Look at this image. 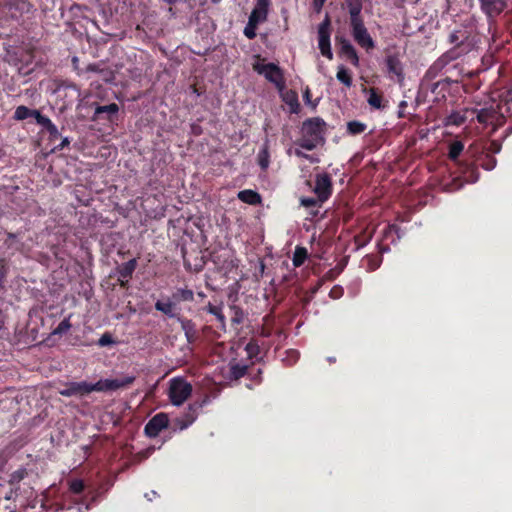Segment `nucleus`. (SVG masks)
<instances>
[{"mask_svg": "<svg viewBox=\"0 0 512 512\" xmlns=\"http://www.w3.org/2000/svg\"><path fill=\"white\" fill-rule=\"evenodd\" d=\"M400 227L396 224H389L383 232V239L395 243L400 239Z\"/></svg>", "mask_w": 512, "mask_h": 512, "instance_id": "obj_31", "label": "nucleus"}, {"mask_svg": "<svg viewBox=\"0 0 512 512\" xmlns=\"http://www.w3.org/2000/svg\"><path fill=\"white\" fill-rule=\"evenodd\" d=\"M340 273V270L337 271L336 268L334 269H330L329 271H327L324 276H323V280H326V281H333L337 276L338 274Z\"/></svg>", "mask_w": 512, "mask_h": 512, "instance_id": "obj_49", "label": "nucleus"}, {"mask_svg": "<svg viewBox=\"0 0 512 512\" xmlns=\"http://www.w3.org/2000/svg\"><path fill=\"white\" fill-rule=\"evenodd\" d=\"M307 256L308 253L306 248L297 246L292 258L294 267L302 266L305 260L307 259Z\"/></svg>", "mask_w": 512, "mask_h": 512, "instance_id": "obj_37", "label": "nucleus"}, {"mask_svg": "<svg viewBox=\"0 0 512 512\" xmlns=\"http://www.w3.org/2000/svg\"><path fill=\"white\" fill-rule=\"evenodd\" d=\"M249 367L247 365H242L239 363L230 365V376L234 380H238L241 377L245 376L248 373Z\"/></svg>", "mask_w": 512, "mask_h": 512, "instance_id": "obj_36", "label": "nucleus"}, {"mask_svg": "<svg viewBox=\"0 0 512 512\" xmlns=\"http://www.w3.org/2000/svg\"><path fill=\"white\" fill-rule=\"evenodd\" d=\"M313 192L320 201H327L333 192L332 179L327 173H318L315 176V186Z\"/></svg>", "mask_w": 512, "mask_h": 512, "instance_id": "obj_12", "label": "nucleus"}, {"mask_svg": "<svg viewBox=\"0 0 512 512\" xmlns=\"http://www.w3.org/2000/svg\"><path fill=\"white\" fill-rule=\"evenodd\" d=\"M491 148L494 153H498L501 149V146L496 142H492Z\"/></svg>", "mask_w": 512, "mask_h": 512, "instance_id": "obj_62", "label": "nucleus"}, {"mask_svg": "<svg viewBox=\"0 0 512 512\" xmlns=\"http://www.w3.org/2000/svg\"><path fill=\"white\" fill-rule=\"evenodd\" d=\"M20 234H21L20 232H17V233L8 232L7 237L4 240L5 247L8 250H11L12 254H14L15 252H20V253L24 252L25 245L19 238Z\"/></svg>", "mask_w": 512, "mask_h": 512, "instance_id": "obj_21", "label": "nucleus"}, {"mask_svg": "<svg viewBox=\"0 0 512 512\" xmlns=\"http://www.w3.org/2000/svg\"><path fill=\"white\" fill-rule=\"evenodd\" d=\"M347 133L351 136L360 135L367 129V125L358 120H352L347 122L346 125Z\"/></svg>", "mask_w": 512, "mask_h": 512, "instance_id": "obj_32", "label": "nucleus"}, {"mask_svg": "<svg viewBox=\"0 0 512 512\" xmlns=\"http://www.w3.org/2000/svg\"><path fill=\"white\" fill-rule=\"evenodd\" d=\"M326 0H313L314 10L320 12L325 4Z\"/></svg>", "mask_w": 512, "mask_h": 512, "instance_id": "obj_55", "label": "nucleus"}, {"mask_svg": "<svg viewBox=\"0 0 512 512\" xmlns=\"http://www.w3.org/2000/svg\"><path fill=\"white\" fill-rule=\"evenodd\" d=\"M192 385L185 379L177 377L170 380L169 399L175 406L182 405L191 395Z\"/></svg>", "mask_w": 512, "mask_h": 512, "instance_id": "obj_7", "label": "nucleus"}, {"mask_svg": "<svg viewBox=\"0 0 512 512\" xmlns=\"http://www.w3.org/2000/svg\"><path fill=\"white\" fill-rule=\"evenodd\" d=\"M330 18L326 15L325 19L318 26V46L321 54L328 58L333 59V53L330 44Z\"/></svg>", "mask_w": 512, "mask_h": 512, "instance_id": "obj_10", "label": "nucleus"}, {"mask_svg": "<svg viewBox=\"0 0 512 512\" xmlns=\"http://www.w3.org/2000/svg\"><path fill=\"white\" fill-rule=\"evenodd\" d=\"M379 253L382 255L383 253L389 252L390 247L389 245H383L381 243L378 244Z\"/></svg>", "mask_w": 512, "mask_h": 512, "instance_id": "obj_60", "label": "nucleus"}, {"mask_svg": "<svg viewBox=\"0 0 512 512\" xmlns=\"http://www.w3.org/2000/svg\"><path fill=\"white\" fill-rule=\"evenodd\" d=\"M254 71L264 77L277 87L284 85V76L280 67L274 63L260 64L256 63L253 65Z\"/></svg>", "mask_w": 512, "mask_h": 512, "instance_id": "obj_9", "label": "nucleus"}, {"mask_svg": "<svg viewBox=\"0 0 512 512\" xmlns=\"http://www.w3.org/2000/svg\"><path fill=\"white\" fill-rule=\"evenodd\" d=\"M169 427V417L166 413L160 412L154 415L145 425L144 433L150 438H155L159 433Z\"/></svg>", "mask_w": 512, "mask_h": 512, "instance_id": "obj_13", "label": "nucleus"}, {"mask_svg": "<svg viewBox=\"0 0 512 512\" xmlns=\"http://www.w3.org/2000/svg\"><path fill=\"white\" fill-rule=\"evenodd\" d=\"M119 106L116 103H110L108 105H96L93 120H107L113 121V118L117 115Z\"/></svg>", "mask_w": 512, "mask_h": 512, "instance_id": "obj_18", "label": "nucleus"}, {"mask_svg": "<svg viewBox=\"0 0 512 512\" xmlns=\"http://www.w3.org/2000/svg\"><path fill=\"white\" fill-rule=\"evenodd\" d=\"M258 24H259L258 22L251 23V20L250 19L248 20V23H247L246 27L244 28V35L248 39L251 40L256 37V27Z\"/></svg>", "mask_w": 512, "mask_h": 512, "instance_id": "obj_45", "label": "nucleus"}, {"mask_svg": "<svg viewBox=\"0 0 512 512\" xmlns=\"http://www.w3.org/2000/svg\"><path fill=\"white\" fill-rule=\"evenodd\" d=\"M10 489V491L5 495V500H12L17 498L19 495L20 487H13Z\"/></svg>", "mask_w": 512, "mask_h": 512, "instance_id": "obj_51", "label": "nucleus"}, {"mask_svg": "<svg viewBox=\"0 0 512 512\" xmlns=\"http://www.w3.org/2000/svg\"><path fill=\"white\" fill-rule=\"evenodd\" d=\"M194 299V291L188 288V286L175 287L170 296L157 300L154 307L168 318H174L181 314L180 311L183 304L192 303Z\"/></svg>", "mask_w": 512, "mask_h": 512, "instance_id": "obj_4", "label": "nucleus"}, {"mask_svg": "<svg viewBox=\"0 0 512 512\" xmlns=\"http://www.w3.org/2000/svg\"><path fill=\"white\" fill-rule=\"evenodd\" d=\"M33 118L36 123L41 125L45 130L53 123L47 116L40 113L39 110H35Z\"/></svg>", "mask_w": 512, "mask_h": 512, "instance_id": "obj_43", "label": "nucleus"}, {"mask_svg": "<svg viewBox=\"0 0 512 512\" xmlns=\"http://www.w3.org/2000/svg\"><path fill=\"white\" fill-rule=\"evenodd\" d=\"M349 25L353 39L361 48H364L366 51L375 48V42L365 27L364 20L349 23Z\"/></svg>", "mask_w": 512, "mask_h": 512, "instance_id": "obj_8", "label": "nucleus"}, {"mask_svg": "<svg viewBox=\"0 0 512 512\" xmlns=\"http://www.w3.org/2000/svg\"><path fill=\"white\" fill-rule=\"evenodd\" d=\"M464 151V144L460 140H454L448 145V158L460 169L463 178L468 183H475L479 179V171L474 164L461 162L459 157Z\"/></svg>", "mask_w": 512, "mask_h": 512, "instance_id": "obj_6", "label": "nucleus"}, {"mask_svg": "<svg viewBox=\"0 0 512 512\" xmlns=\"http://www.w3.org/2000/svg\"><path fill=\"white\" fill-rule=\"evenodd\" d=\"M469 37L470 34L466 30H456L449 34L448 41L450 44L454 45L450 50L457 51V58L468 52L470 45V43H468Z\"/></svg>", "mask_w": 512, "mask_h": 512, "instance_id": "obj_14", "label": "nucleus"}, {"mask_svg": "<svg viewBox=\"0 0 512 512\" xmlns=\"http://www.w3.org/2000/svg\"><path fill=\"white\" fill-rule=\"evenodd\" d=\"M270 0H257V3L252 10L249 19L253 22H264L267 19Z\"/></svg>", "mask_w": 512, "mask_h": 512, "instance_id": "obj_19", "label": "nucleus"}, {"mask_svg": "<svg viewBox=\"0 0 512 512\" xmlns=\"http://www.w3.org/2000/svg\"><path fill=\"white\" fill-rule=\"evenodd\" d=\"M456 59V50H448L442 54L425 72L420 83V89L424 92L430 91L432 94L437 95L441 93L436 91L438 87H441V90H448L451 84V81L448 77L439 79L437 81L435 80L446 68V66Z\"/></svg>", "mask_w": 512, "mask_h": 512, "instance_id": "obj_2", "label": "nucleus"}, {"mask_svg": "<svg viewBox=\"0 0 512 512\" xmlns=\"http://www.w3.org/2000/svg\"><path fill=\"white\" fill-rule=\"evenodd\" d=\"M365 261L367 262L368 270L374 271L378 269L382 263V256L377 255H367L365 257Z\"/></svg>", "mask_w": 512, "mask_h": 512, "instance_id": "obj_41", "label": "nucleus"}, {"mask_svg": "<svg viewBox=\"0 0 512 512\" xmlns=\"http://www.w3.org/2000/svg\"><path fill=\"white\" fill-rule=\"evenodd\" d=\"M102 69L100 68V65L99 64H96V63H92V64H89L86 66L85 69H82V70H78V75H82L84 73H90V72H101Z\"/></svg>", "mask_w": 512, "mask_h": 512, "instance_id": "obj_48", "label": "nucleus"}, {"mask_svg": "<svg viewBox=\"0 0 512 512\" xmlns=\"http://www.w3.org/2000/svg\"><path fill=\"white\" fill-rule=\"evenodd\" d=\"M135 381L134 376H126L121 379H101L96 383L68 382L63 388L59 389V394L64 397L79 396L83 397L91 392L115 391L130 386Z\"/></svg>", "mask_w": 512, "mask_h": 512, "instance_id": "obj_1", "label": "nucleus"}, {"mask_svg": "<svg viewBox=\"0 0 512 512\" xmlns=\"http://www.w3.org/2000/svg\"><path fill=\"white\" fill-rule=\"evenodd\" d=\"M287 103L290 106V109H291L292 113H298L300 105H299V102H298V99H297L296 95L293 97V99L291 101H289Z\"/></svg>", "mask_w": 512, "mask_h": 512, "instance_id": "obj_52", "label": "nucleus"}, {"mask_svg": "<svg viewBox=\"0 0 512 512\" xmlns=\"http://www.w3.org/2000/svg\"><path fill=\"white\" fill-rule=\"evenodd\" d=\"M371 239V236L367 240H363L360 235L355 236V243L357 244V247H364Z\"/></svg>", "mask_w": 512, "mask_h": 512, "instance_id": "obj_54", "label": "nucleus"}, {"mask_svg": "<svg viewBox=\"0 0 512 512\" xmlns=\"http://www.w3.org/2000/svg\"><path fill=\"white\" fill-rule=\"evenodd\" d=\"M206 310L208 313L214 315L216 319L219 322V328L222 330H225L226 323H225V315L222 312V308L220 306L213 305L212 303H208Z\"/></svg>", "mask_w": 512, "mask_h": 512, "instance_id": "obj_30", "label": "nucleus"}, {"mask_svg": "<svg viewBox=\"0 0 512 512\" xmlns=\"http://www.w3.org/2000/svg\"><path fill=\"white\" fill-rule=\"evenodd\" d=\"M89 509V505L83 501H78L72 498H65L60 508L57 511L61 512H84Z\"/></svg>", "mask_w": 512, "mask_h": 512, "instance_id": "obj_20", "label": "nucleus"}, {"mask_svg": "<svg viewBox=\"0 0 512 512\" xmlns=\"http://www.w3.org/2000/svg\"><path fill=\"white\" fill-rule=\"evenodd\" d=\"M471 164H474L477 168L481 166L483 169L491 171L496 167L497 160L492 154L482 152Z\"/></svg>", "mask_w": 512, "mask_h": 512, "instance_id": "obj_25", "label": "nucleus"}, {"mask_svg": "<svg viewBox=\"0 0 512 512\" xmlns=\"http://www.w3.org/2000/svg\"><path fill=\"white\" fill-rule=\"evenodd\" d=\"M477 121L484 125L493 127V130L503 126L506 118H510L505 112L502 97L498 101L492 100L480 109H474Z\"/></svg>", "mask_w": 512, "mask_h": 512, "instance_id": "obj_5", "label": "nucleus"}, {"mask_svg": "<svg viewBox=\"0 0 512 512\" xmlns=\"http://www.w3.org/2000/svg\"><path fill=\"white\" fill-rule=\"evenodd\" d=\"M138 262L136 258L130 259L129 261L118 265L115 269V272L118 276L124 278L126 280H131L133 274L137 268Z\"/></svg>", "mask_w": 512, "mask_h": 512, "instance_id": "obj_22", "label": "nucleus"}, {"mask_svg": "<svg viewBox=\"0 0 512 512\" xmlns=\"http://www.w3.org/2000/svg\"><path fill=\"white\" fill-rule=\"evenodd\" d=\"M230 310V320L232 325L238 326L243 323L244 321V312L243 310L237 306V305H231L229 307Z\"/></svg>", "mask_w": 512, "mask_h": 512, "instance_id": "obj_33", "label": "nucleus"}, {"mask_svg": "<svg viewBox=\"0 0 512 512\" xmlns=\"http://www.w3.org/2000/svg\"><path fill=\"white\" fill-rule=\"evenodd\" d=\"M209 401V395H204L202 399L194 401L188 406V410L182 418L185 420H190L193 418L194 422L198 416V411L202 409L206 404H208Z\"/></svg>", "mask_w": 512, "mask_h": 512, "instance_id": "obj_24", "label": "nucleus"}, {"mask_svg": "<svg viewBox=\"0 0 512 512\" xmlns=\"http://www.w3.org/2000/svg\"><path fill=\"white\" fill-rule=\"evenodd\" d=\"M466 120V116L460 112H452L449 116L446 118V125H454V126H460L464 124Z\"/></svg>", "mask_w": 512, "mask_h": 512, "instance_id": "obj_38", "label": "nucleus"}, {"mask_svg": "<svg viewBox=\"0 0 512 512\" xmlns=\"http://www.w3.org/2000/svg\"><path fill=\"white\" fill-rule=\"evenodd\" d=\"M85 489L84 481L81 479H73L69 481V491L74 495H80Z\"/></svg>", "mask_w": 512, "mask_h": 512, "instance_id": "obj_39", "label": "nucleus"}, {"mask_svg": "<svg viewBox=\"0 0 512 512\" xmlns=\"http://www.w3.org/2000/svg\"><path fill=\"white\" fill-rule=\"evenodd\" d=\"M192 132L194 135H199L201 132L200 127L197 125H192Z\"/></svg>", "mask_w": 512, "mask_h": 512, "instance_id": "obj_64", "label": "nucleus"}, {"mask_svg": "<svg viewBox=\"0 0 512 512\" xmlns=\"http://www.w3.org/2000/svg\"><path fill=\"white\" fill-rule=\"evenodd\" d=\"M173 319H176L179 322L188 344L193 345L199 340L200 336L195 322H193L191 319L183 317L181 314L177 315V317H174Z\"/></svg>", "mask_w": 512, "mask_h": 512, "instance_id": "obj_16", "label": "nucleus"}, {"mask_svg": "<svg viewBox=\"0 0 512 512\" xmlns=\"http://www.w3.org/2000/svg\"><path fill=\"white\" fill-rule=\"evenodd\" d=\"M69 144H70V140H69V138H68V137H64V138L62 139V141H61L58 145H56V146L53 148V151H61V150H63L65 147L69 146Z\"/></svg>", "mask_w": 512, "mask_h": 512, "instance_id": "obj_53", "label": "nucleus"}, {"mask_svg": "<svg viewBox=\"0 0 512 512\" xmlns=\"http://www.w3.org/2000/svg\"><path fill=\"white\" fill-rule=\"evenodd\" d=\"M336 78L339 82L344 84L346 87L352 86V75L350 71L344 66H339L336 74Z\"/></svg>", "mask_w": 512, "mask_h": 512, "instance_id": "obj_34", "label": "nucleus"}, {"mask_svg": "<svg viewBox=\"0 0 512 512\" xmlns=\"http://www.w3.org/2000/svg\"><path fill=\"white\" fill-rule=\"evenodd\" d=\"M368 104L375 109H383V96L376 88L369 89V96L367 99Z\"/></svg>", "mask_w": 512, "mask_h": 512, "instance_id": "obj_28", "label": "nucleus"}, {"mask_svg": "<svg viewBox=\"0 0 512 512\" xmlns=\"http://www.w3.org/2000/svg\"><path fill=\"white\" fill-rule=\"evenodd\" d=\"M336 43L340 47L339 53L345 56L352 65H359V57L355 47L351 44V42L343 36H336Z\"/></svg>", "mask_w": 512, "mask_h": 512, "instance_id": "obj_17", "label": "nucleus"}, {"mask_svg": "<svg viewBox=\"0 0 512 512\" xmlns=\"http://www.w3.org/2000/svg\"><path fill=\"white\" fill-rule=\"evenodd\" d=\"M343 289L340 286H334L329 293V296L333 299H338L342 296Z\"/></svg>", "mask_w": 512, "mask_h": 512, "instance_id": "obj_50", "label": "nucleus"}, {"mask_svg": "<svg viewBox=\"0 0 512 512\" xmlns=\"http://www.w3.org/2000/svg\"><path fill=\"white\" fill-rule=\"evenodd\" d=\"M28 470L20 467L9 475L8 484L13 487H19V483L28 476Z\"/></svg>", "mask_w": 512, "mask_h": 512, "instance_id": "obj_29", "label": "nucleus"}, {"mask_svg": "<svg viewBox=\"0 0 512 512\" xmlns=\"http://www.w3.org/2000/svg\"><path fill=\"white\" fill-rule=\"evenodd\" d=\"M36 109H30L24 105H20L15 109L13 118L17 121L25 120L33 117Z\"/></svg>", "mask_w": 512, "mask_h": 512, "instance_id": "obj_35", "label": "nucleus"}, {"mask_svg": "<svg viewBox=\"0 0 512 512\" xmlns=\"http://www.w3.org/2000/svg\"><path fill=\"white\" fill-rule=\"evenodd\" d=\"M482 12L488 19H495L507 7L508 0H478Z\"/></svg>", "mask_w": 512, "mask_h": 512, "instance_id": "obj_15", "label": "nucleus"}, {"mask_svg": "<svg viewBox=\"0 0 512 512\" xmlns=\"http://www.w3.org/2000/svg\"><path fill=\"white\" fill-rule=\"evenodd\" d=\"M193 423V418L185 420L183 418H177L171 425L172 432L182 431L187 429Z\"/></svg>", "mask_w": 512, "mask_h": 512, "instance_id": "obj_40", "label": "nucleus"}, {"mask_svg": "<svg viewBox=\"0 0 512 512\" xmlns=\"http://www.w3.org/2000/svg\"><path fill=\"white\" fill-rule=\"evenodd\" d=\"M66 88H67V89H71V90H73L74 92H76V94H77V98H80V97H81V91H80V89L77 87V85H76V84H69V85H67V87H66Z\"/></svg>", "mask_w": 512, "mask_h": 512, "instance_id": "obj_58", "label": "nucleus"}, {"mask_svg": "<svg viewBox=\"0 0 512 512\" xmlns=\"http://www.w3.org/2000/svg\"><path fill=\"white\" fill-rule=\"evenodd\" d=\"M324 202L325 201H320L317 196H316V198H313V197H302L300 199L301 205L306 207V208L321 206Z\"/></svg>", "mask_w": 512, "mask_h": 512, "instance_id": "obj_44", "label": "nucleus"}, {"mask_svg": "<svg viewBox=\"0 0 512 512\" xmlns=\"http://www.w3.org/2000/svg\"><path fill=\"white\" fill-rule=\"evenodd\" d=\"M345 5L350 16L349 23L363 20L361 16V11L363 8L362 0H345Z\"/></svg>", "mask_w": 512, "mask_h": 512, "instance_id": "obj_23", "label": "nucleus"}, {"mask_svg": "<svg viewBox=\"0 0 512 512\" xmlns=\"http://www.w3.org/2000/svg\"><path fill=\"white\" fill-rule=\"evenodd\" d=\"M295 155H296L297 157H299V158H304V159H309V158H310V156H309L308 154H306V153L302 152V151H301V150H299V149H296V150H295Z\"/></svg>", "mask_w": 512, "mask_h": 512, "instance_id": "obj_61", "label": "nucleus"}, {"mask_svg": "<svg viewBox=\"0 0 512 512\" xmlns=\"http://www.w3.org/2000/svg\"><path fill=\"white\" fill-rule=\"evenodd\" d=\"M129 279L126 280L120 276H118L117 283L121 288L127 289L129 287Z\"/></svg>", "mask_w": 512, "mask_h": 512, "instance_id": "obj_56", "label": "nucleus"}, {"mask_svg": "<svg viewBox=\"0 0 512 512\" xmlns=\"http://www.w3.org/2000/svg\"><path fill=\"white\" fill-rule=\"evenodd\" d=\"M437 92H441L439 95L437 94H434L435 95V100H440V99H443L445 98L446 96V92L448 90H441V87H438V89L436 90Z\"/></svg>", "mask_w": 512, "mask_h": 512, "instance_id": "obj_59", "label": "nucleus"}, {"mask_svg": "<svg viewBox=\"0 0 512 512\" xmlns=\"http://www.w3.org/2000/svg\"><path fill=\"white\" fill-rule=\"evenodd\" d=\"M257 163L262 171H266L270 165L269 142L266 140L257 154Z\"/></svg>", "mask_w": 512, "mask_h": 512, "instance_id": "obj_27", "label": "nucleus"}, {"mask_svg": "<svg viewBox=\"0 0 512 512\" xmlns=\"http://www.w3.org/2000/svg\"><path fill=\"white\" fill-rule=\"evenodd\" d=\"M327 124L321 117H312L303 121L301 126V138L296 144L308 151L325 143Z\"/></svg>", "mask_w": 512, "mask_h": 512, "instance_id": "obj_3", "label": "nucleus"}, {"mask_svg": "<svg viewBox=\"0 0 512 512\" xmlns=\"http://www.w3.org/2000/svg\"><path fill=\"white\" fill-rule=\"evenodd\" d=\"M46 132L49 134V141L55 142L59 138H61V134L57 128V126L52 123L47 129Z\"/></svg>", "mask_w": 512, "mask_h": 512, "instance_id": "obj_47", "label": "nucleus"}, {"mask_svg": "<svg viewBox=\"0 0 512 512\" xmlns=\"http://www.w3.org/2000/svg\"><path fill=\"white\" fill-rule=\"evenodd\" d=\"M117 342L109 332H105L98 340L97 344L100 347L116 344Z\"/></svg>", "mask_w": 512, "mask_h": 512, "instance_id": "obj_46", "label": "nucleus"}, {"mask_svg": "<svg viewBox=\"0 0 512 512\" xmlns=\"http://www.w3.org/2000/svg\"><path fill=\"white\" fill-rule=\"evenodd\" d=\"M385 65L387 74L391 79L395 78L397 82H403L405 78L404 67L398 52L387 54Z\"/></svg>", "mask_w": 512, "mask_h": 512, "instance_id": "obj_11", "label": "nucleus"}, {"mask_svg": "<svg viewBox=\"0 0 512 512\" xmlns=\"http://www.w3.org/2000/svg\"><path fill=\"white\" fill-rule=\"evenodd\" d=\"M264 271H265V263L262 260H260L259 261V272H260L261 276H263Z\"/></svg>", "mask_w": 512, "mask_h": 512, "instance_id": "obj_63", "label": "nucleus"}, {"mask_svg": "<svg viewBox=\"0 0 512 512\" xmlns=\"http://www.w3.org/2000/svg\"><path fill=\"white\" fill-rule=\"evenodd\" d=\"M6 273V260L0 259V276L4 277Z\"/></svg>", "mask_w": 512, "mask_h": 512, "instance_id": "obj_57", "label": "nucleus"}, {"mask_svg": "<svg viewBox=\"0 0 512 512\" xmlns=\"http://www.w3.org/2000/svg\"><path fill=\"white\" fill-rule=\"evenodd\" d=\"M70 317L63 319L56 328L53 329L51 335H62L71 328Z\"/></svg>", "mask_w": 512, "mask_h": 512, "instance_id": "obj_42", "label": "nucleus"}, {"mask_svg": "<svg viewBox=\"0 0 512 512\" xmlns=\"http://www.w3.org/2000/svg\"><path fill=\"white\" fill-rule=\"evenodd\" d=\"M237 197L240 201L249 205H258L262 202L261 195L252 189L239 191Z\"/></svg>", "mask_w": 512, "mask_h": 512, "instance_id": "obj_26", "label": "nucleus"}]
</instances>
